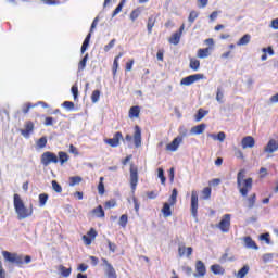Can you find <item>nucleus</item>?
Wrapping results in <instances>:
<instances>
[{"label":"nucleus","mask_w":278,"mask_h":278,"mask_svg":"<svg viewBox=\"0 0 278 278\" xmlns=\"http://www.w3.org/2000/svg\"><path fill=\"white\" fill-rule=\"evenodd\" d=\"M13 205L15 213L17 214L18 220H25V218H29V216L34 214V210L27 208L25 206V203L23 202V199H21V195H18V193H15L13 195Z\"/></svg>","instance_id":"f257e3e1"},{"label":"nucleus","mask_w":278,"mask_h":278,"mask_svg":"<svg viewBox=\"0 0 278 278\" xmlns=\"http://www.w3.org/2000/svg\"><path fill=\"white\" fill-rule=\"evenodd\" d=\"M2 256L5 262H9L10 264H15V266L21 267L23 266V264H31V256L29 255L2 251Z\"/></svg>","instance_id":"f03ea898"},{"label":"nucleus","mask_w":278,"mask_h":278,"mask_svg":"<svg viewBox=\"0 0 278 278\" xmlns=\"http://www.w3.org/2000/svg\"><path fill=\"white\" fill-rule=\"evenodd\" d=\"M40 162L42 166H49L50 164H58L59 159L55 153L47 151L41 154Z\"/></svg>","instance_id":"7ed1b4c3"},{"label":"nucleus","mask_w":278,"mask_h":278,"mask_svg":"<svg viewBox=\"0 0 278 278\" xmlns=\"http://www.w3.org/2000/svg\"><path fill=\"white\" fill-rule=\"evenodd\" d=\"M217 227L223 233H229V229L231 227V214H225Z\"/></svg>","instance_id":"20e7f679"},{"label":"nucleus","mask_w":278,"mask_h":278,"mask_svg":"<svg viewBox=\"0 0 278 278\" xmlns=\"http://www.w3.org/2000/svg\"><path fill=\"white\" fill-rule=\"evenodd\" d=\"M102 266L105 277L117 278L116 269H114V266L109 261H106V258H102Z\"/></svg>","instance_id":"39448f33"},{"label":"nucleus","mask_w":278,"mask_h":278,"mask_svg":"<svg viewBox=\"0 0 278 278\" xmlns=\"http://www.w3.org/2000/svg\"><path fill=\"white\" fill-rule=\"evenodd\" d=\"M191 215L193 218H197V214L199 212V193L193 190L191 192Z\"/></svg>","instance_id":"423d86ee"},{"label":"nucleus","mask_w":278,"mask_h":278,"mask_svg":"<svg viewBox=\"0 0 278 278\" xmlns=\"http://www.w3.org/2000/svg\"><path fill=\"white\" fill-rule=\"evenodd\" d=\"M239 192L242 197H247L250 190L253 189V178H248L242 181V186L238 187Z\"/></svg>","instance_id":"0eeeda50"},{"label":"nucleus","mask_w":278,"mask_h":278,"mask_svg":"<svg viewBox=\"0 0 278 278\" xmlns=\"http://www.w3.org/2000/svg\"><path fill=\"white\" fill-rule=\"evenodd\" d=\"M34 129H35L34 123L31 121H26L24 124V128L20 129V132L23 136V138L29 139L31 134H34Z\"/></svg>","instance_id":"6e6552de"},{"label":"nucleus","mask_w":278,"mask_h":278,"mask_svg":"<svg viewBox=\"0 0 278 278\" xmlns=\"http://www.w3.org/2000/svg\"><path fill=\"white\" fill-rule=\"evenodd\" d=\"M199 79H203V74L190 75L180 80V86H192L194 81H199Z\"/></svg>","instance_id":"1a4fd4ad"},{"label":"nucleus","mask_w":278,"mask_h":278,"mask_svg":"<svg viewBox=\"0 0 278 278\" xmlns=\"http://www.w3.org/2000/svg\"><path fill=\"white\" fill-rule=\"evenodd\" d=\"M121 140H123V132L117 131L111 139H105V144H109V147H113L114 149L121 144Z\"/></svg>","instance_id":"9d476101"},{"label":"nucleus","mask_w":278,"mask_h":278,"mask_svg":"<svg viewBox=\"0 0 278 278\" xmlns=\"http://www.w3.org/2000/svg\"><path fill=\"white\" fill-rule=\"evenodd\" d=\"M138 186V167L130 165V187L131 190H136Z\"/></svg>","instance_id":"9b49d317"},{"label":"nucleus","mask_w":278,"mask_h":278,"mask_svg":"<svg viewBox=\"0 0 278 278\" xmlns=\"http://www.w3.org/2000/svg\"><path fill=\"white\" fill-rule=\"evenodd\" d=\"M195 270L197 273L193 274V277L195 278L205 277V274L207 273V269L205 268V264L202 263V261H197Z\"/></svg>","instance_id":"f8f14e48"},{"label":"nucleus","mask_w":278,"mask_h":278,"mask_svg":"<svg viewBox=\"0 0 278 278\" xmlns=\"http://www.w3.org/2000/svg\"><path fill=\"white\" fill-rule=\"evenodd\" d=\"M192 247H186V244L180 243L178 245V255L179 257H190V255H192Z\"/></svg>","instance_id":"ddd939ff"},{"label":"nucleus","mask_w":278,"mask_h":278,"mask_svg":"<svg viewBox=\"0 0 278 278\" xmlns=\"http://www.w3.org/2000/svg\"><path fill=\"white\" fill-rule=\"evenodd\" d=\"M181 142H184V137H176L169 144L166 146V150L175 153V151L179 149Z\"/></svg>","instance_id":"4468645a"},{"label":"nucleus","mask_w":278,"mask_h":278,"mask_svg":"<svg viewBox=\"0 0 278 278\" xmlns=\"http://www.w3.org/2000/svg\"><path fill=\"white\" fill-rule=\"evenodd\" d=\"M134 142L137 149L142 147V130L139 126H135Z\"/></svg>","instance_id":"2eb2a0df"},{"label":"nucleus","mask_w":278,"mask_h":278,"mask_svg":"<svg viewBox=\"0 0 278 278\" xmlns=\"http://www.w3.org/2000/svg\"><path fill=\"white\" fill-rule=\"evenodd\" d=\"M242 149H253L255 147V139L251 136H247L241 140Z\"/></svg>","instance_id":"dca6fc26"},{"label":"nucleus","mask_w":278,"mask_h":278,"mask_svg":"<svg viewBox=\"0 0 278 278\" xmlns=\"http://www.w3.org/2000/svg\"><path fill=\"white\" fill-rule=\"evenodd\" d=\"M278 149V142L275 139L268 141L267 146L265 147V153H275Z\"/></svg>","instance_id":"f3484780"},{"label":"nucleus","mask_w":278,"mask_h":278,"mask_svg":"<svg viewBox=\"0 0 278 278\" xmlns=\"http://www.w3.org/2000/svg\"><path fill=\"white\" fill-rule=\"evenodd\" d=\"M243 242L245 249H254L255 251L260 249V247H257V243H255L251 237H244Z\"/></svg>","instance_id":"a211bd4d"},{"label":"nucleus","mask_w":278,"mask_h":278,"mask_svg":"<svg viewBox=\"0 0 278 278\" xmlns=\"http://www.w3.org/2000/svg\"><path fill=\"white\" fill-rule=\"evenodd\" d=\"M205 131V124H200L191 128L190 134L192 136H201Z\"/></svg>","instance_id":"6ab92c4d"},{"label":"nucleus","mask_w":278,"mask_h":278,"mask_svg":"<svg viewBox=\"0 0 278 278\" xmlns=\"http://www.w3.org/2000/svg\"><path fill=\"white\" fill-rule=\"evenodd\" d=\"M170 202H165L163 204L162 214L164 218H169V216H173V211L170 210Z\"/></svg>","instance_id":"aec40b11"},{"label":"nucleus","mask_w":278,"mask_h":278,"mask_svg":"<svg viewBox=\"0 0 278 278\" xmlns=\"http://www.w3.org/2000/svg\"><path fill=\"white\" fill-rule=\"evenodd\" d=\"M250 267L244 265L238 273H235L236 278H245L249 275Z\"/></svg>","instance_id":"412c9836"},{"label":"nucleus","mask_w":278,"mask_h":278,"mask_svg":"<svg viewBox=\"0 0 278 278\" xmlns=\"http://www.w3.org/2000/svg\"><path fill=\"white\" fill-rule=\"evenodd\" d=\"M247 175V172L244 169H241L238 175H237V187L240 188L242 186L243 181H247V179H244Z\"/></svg>","instance_id":"4be33fe9"},{"label":"nucleus","mask_w":278,"mask_h":278,"mask_svg":"<svg viewBox=\"0 0 278 278\" xmlns=\"http://www.w3.org/2000/svg\"><path fill=\"white\" fill-rule=\"evenodd\" d=\"M249 42H251V35L247 34L239 39L237 45H238V47H244V46L249 45Z\"/></svg>","instance_id":"5701e85b"},{"label":"nucleus","mask_w":278,"mask_h":278,"mask_svg":"<svg viewBox=\"0 0 278 278\" xmlns=\"http://www.w3.org/2000/svg\"><path fill=\"white\" fill-rule=\"evenodd\" d=\"M90 38H92V35L89 33L83 42L80 49L81 53H86V51H88V47L90 46Z\"/></svg>","instance_id":"b1692460"},{"label":"nucleus","mask_w":278,"mask_h":278,"mask_svg":"<svg viewBox=\"0 0 278 278\" xmlns=\"http://www.w3.org/2000/svg\"><path fill=\"white\" fill-rule=\"evenodd\" d=\"M153 27H155V17L150 16L148 18V24H147V29L149 35L153 34Z\"/></svg>","instance_id":"393cba45"},{"label":"nucleus","mask_w":278,"mask_h":278,"mask_svg":"<svg viewBox=\"0 0 278 278\" xmlns=\"http://www.w3.org/2000/svg\"><path fill=\"white\" fill-rule=\"evenodd\" d=\"M140 116V106H132L129 110V118H138Z\"/></svg>","instance_id":"a878e982"},{"label":"nucleus","mask_w":278,"mask_h":278,"mask_svg":"<svg viewBox=\"0 0 278 278\" xmlns=\"http://www.w3.org/2000/svg\"><path fill=\"white\" fill-rule=\"evenodd\" d=\"M181 40V33H175L170 38H169V42L170 45H179Z\"/></svg>","instance_id":"bb28decb"},{"label":"nucleus","mask_w":278,"mask_h":278,"mask_svg":"<svg viewBox=\"0 0 278 278\" xmlns=\"http://www.w3.org/2000/svg\"><path fill=\"white\" fill-rule=\"evenodd\" d=\"M198 58H200V60H205V58H210V48L199 49Z\"/></svg>","instance_id":"cd10ccee"},{"label":"nucleus","mask_w":278,"mask_h":278,"mask_svg":"<svg viewBox=\"0 0 278 278\" xmlns=\"http://www.w3.org/2000/svg\"><path fill=\"white\" fill-rule=\"evenodd\" d=\"M59 162L61 164V166H64V164H66V162H68V154L66 152H59Z\"/></svg>","instance_id":"c85d7f7f"},{"label":"nucleus","mask_w":278,"mask_h":278,"mask_svg":"<svg viewBox=\"0 0 278 278\" xmlns=\"http://www.w3.org/2000/svg\"><path fill=\"white\" fill-rule=\"evenodd\" d=\"M211 197H212V188L205 187L202 191L201 199H203L204 201H207Z\"/></svg>","instance_id":"c756f323"},{"label":"nucleus","mask_w":278,"mask_h":278,"mask_svg":"<svg viewBox=\"0 0 278 278\" xmlns=\"http://www.w3.org/2000/svg\"><path fill=\"white\" fill-rule=\"evenodd\" d=\"M208 112L203 110V109H199L198 114L195 115V121L197 123H199L200 121H203V118H205V116H207Z\"/></svg>","instance_id":"7c9ffc66"},{"label":"nucleus","mask_w":278,"mask_h":278,"mask_svg":"<svg viewBox=\"0 0 278 278\" xmlns=\"http://www.w3.org/2000/svg\"><path fill=\"white\" fill-rule=\"evenodd\" d=\"M211 270L214 275H223L225 269L220 265H212Z\"/></svg>","instance_id":"2f4dec72"},{"label":"nucleus","mask_w":278,"mask_h":278,"mask_svg":"<svg viewBox=\"0 0 278 278\" xmlns=\"http://www.w3.org/2000/svg\"><path fill=\"white\" fill-rule=\"evenodd\" d=\"M189 66L192 71H199V68L201 66V62L197 59H191Z\"/></svg>","instance_id":"473e14b6"},{"label":"nucleus","mask_w":278,"mask_h":278,"mask_svg":"<svg viewBox=\"0 0 278 278\" xmlns=\"http://www.w3.org/2000/svg\"><path fill=\"white\" fill-rule=\"evenodd\" d=\"M93 214L98 217V218H103L105 217V212L103 211V206H98L96 208H93Z\"/></svg>","instance_id":"72a5a7b5"},{"label":"nucleus","mask_w":278,"mask_h":278,"mask_svg":"<svg viewBox=\"0 0 278 278\" xmlns=\"http://www.w3.org/2000/svg\"><path fill=\"white\" fill-rule=\"evenodd\" d=\"M47 201H49V194H47V193L39 194V205H40V207H45V205H47Z\"/></svg>","instance_id":"f704fd0d"},{"label":"nucleus","mask_w":278,"mask_h":278,"mask_svg":"<svg viewBox=\"0 0 278 278\" xmlns=\"http://www.w3.org/2000/svg\"><path fill=\"white\" fill-rule=\"evenodd\" d=\"M80 181H83L80 176H73L70 178V186L71 187L79 186Z\"/></svg>","instance_id":"c9c22d12"},{"label":"nucleus","mask_w":278,"mask_h":278,"mask_svg":"<svg viewBox=\"0 0 278 278\" xmlns=\"http://www.w3.org/2000/svg\"><path fill=\"white\" fill-rule=\"evenodd\" d=\"M177 194H178L177 189H173L172 195L168 199L169 205H175L177 203Z\"/></svg>","instance_id":"e433bc0d"},{"label":"nucleus","mask_w":278,"mask_h":278,"mask_svg":"<svg viewBox=\"0 0 278 278\" xmlns=\"http://www.w3.org/2000/svg\"><path fill=\"white\" fill-rule=\"evenodd\" d=\"M88 62V54H86L83 60H80L79 64H78V71H85L86 70V64Z\"/></svg>","instance_id":"4c0bfd02"},{"label":"nucleus","mask_w":278,"mask_h":278,"mask_svg":"<svg viewBox=\"0 0 278 278\" xmlns=\"http://www.w3.org/2000/svg\"><path fill=\"white\" fill-rule=\"evenodd\" d=\"M223 99H225V93L223 92V88H217V92H216V101L218 103H223Z\"/></svg>","instance_id":"58836bf2"},{"label":"nucleus","mask_w":278,"mask_h":278,"mask_svg":"<svg viewBox=\"0 0 278 278\" xmlns=\"http://www.w3.org/2000/svg\"><path fill=\"white\" fill-rule=\"evenodd\" d=\"M103 177H100V182L98 185V192L100 195L105 194V185L103 184Z\"/></svg>","instance_id":"ea45409f"},{"label":"nucleus","mask_w":278,"mask_h":278,"mask_svg":"<svg viewBox=\"0 0 278 278\" xmlns=\"http://www.w3.org/2000/svg\"><path fill=\"white\" fill-rule=\"evenodd\" d=\"M101 97V91L94 90L91 94V101L92 103H99V99Z\"/></svg>","instance_id":"a19ab883"},{"label":"nucleus","mask_w":278,"mask_h":278,"mask_svg":"<svg viewBox=\"0 0 278 278\" xmlns=\"http://www.w3.org/2000/svg\"><path fill=\"white\" fill-rule=\"evenodd\" d=\"M59 270L63 277H71V268H66L61 265Z\"/></svg>","instance_id":"79ce46f5"},{"label":"nucleus","mask_w":278,"mask_h":278,"mask_svg":"<svg viewBox=\"0 0 278 278\" xmlns=\"http://www.w3.org/2000/svg\"><path fill=\"white\" fill-rule=\"evenodd\" d=\"M52 190L58 192V194L62 193V186L58 184V180H52Z\"/></svg>","instance_id":"37998d69"},{"label":"nucleus","mask_w":278,"mask_h":278,"mask_svg":"<svg viewBox=\"0 0 278 278\" xmlns=\"http://www.w3.org/2000/svg\"><path fill=\"white\" fill-rule=\"evenodd\" d=\"M197 18H199V12L197 11H191L188 17V21L190 24L194 23V21H197Z\"/></svg>","instance_id":"c03bdc74"},{"label":"nucleus","mask_w":278,"mask_h":278,"mask_svg":"<svg viewBox=\"0 0 278 278\" xmlns=\"http://www.w3.org/2000/svg\"><path fill=\"white\" fill-rule=\"evenodd\" d=\"M38 149H45L47 147V137H41L37 142H36Z\"/></svg>","instance_id":"a18cd8bd"},{"label":"nucleus","mask_w":278,"mask_h":278,"mask_svg":"<svg viewBox=\"0 0 278 278\" xmlns=\"http://www.w3.org/2000/svg\"><path fill=\"white\" fill-rule=\"evenodd\" d=\"M127 222H128V217H127V215H122L121 217H119V222H118V225L121 226V227H127Z\"/></svg>","instance_id":"49530a36"},{"label":"nucleus","mask_w":278,"mask_h":278,"mask_svg":"<svg viewBox=\"0 0 278 278\" xmlns=\"http://www.w3.org/2000/svg\"><path fill=\"white\" fill-rule=\"evenodd\" d=\"M36 105H38V104H35V105H33L31 103L24 104L23 109H22V112L24 114H28L29 110H31L33 108H36Z\"/></svg>","instance_id":"de8ad7c7"},{"label":"nucleus","mask_w":278,"mask_h":278,"mask_svg":"<svg viewBox=\"0 0 278 278\" xmlns=\"http://www.w3.org/2000/svg\"><path fill=\"white\" fill-rule=\"evenodd\" d=\"M123 7L124 4L119 2V4L116 7V9L112 13V18H114V16H117V14H121V12H123Z\"/></svg>","instance_id":"09e8293b"},{"label":"nucleus","mask_w":278,"mask_h":278,"mask_svg":"<svg viewBox=\"0 0 278 278\" xmlns=\"http://www.w3.org/2000/svg\"><path fill=\"white\" fill-rule=\"evenodd\" d=\"M157 173H159V179H161V184L164 186V184H166V177L164 176V169L159 168Z\"/></svg>","instance_id":"8fccbe9b"},{"label":"nucleus","mask_w":278,"mask_h":278,"mask_svg":"<svg viewBox=\"0 0 278 278\" xmlns=\"http://www.w3.org/2000/svg\"><path fill=\"white\" fill-rule=\"evenodd\" d=\"M138 16H140V10L136 9L131 11L130 20L132 21V23L138 18Z\"/></svg>","instance_id":"3c124183"},{"label":"nucleus","mask_w":278,"mask_h":278,"mask_svg":"<svg viewBox=\"0 0 278 278\" xmlns=\"http://www.w3.org/2000/svg\"><path fill=\"white\" fill-rule=\"evenodd\" d=\"M255 206V194H252L249 199H248V207L251 210Z\"/></svg>","instance_id":"603ef678"},{"label":"nucleus","mask_w":278,"mask_h":278,"mask_svg":"<svg viewBox=\"0 0 278 278\" xmlns=\"http://www.w3.org/2000/svg\"><path fill=\"white\" fill-rule=\"evenodd\" d=\"M63 108H65V110H75V103L71 102V101H65L63 103Z\"/></svg>","instance_id":"864d4df0"},{"label":"nucleus","mask_w":278,"mask_h":278,"mask_svg":"<svg viewBox=\"0 0 278 278\" xmlns=\"http://www.w3.org/2000/svg\"><path fill=\"white\" fill-rule=\"evenodd\" d=\"M71 90H72L74 100L77 101V97L79 96V89L77 88V85H74Z\"/></svg>","instance_id":"5fc2aeb1"},{"label":"nucleus","mask_w":278,"mask_h":278,"mask_svg":"<svg viewBox=\"0 0 278 278\" xmlns=\"http://www.w3.org/2000/svg\"><path fill=\"white\" fill-rule=\"evenodd\" d=\"M114 45H116V39H112L109 45L104 47V51L108 52L110 49H114Z\"/></svg>","instance_id":"6e6d98bb"},{"label":"nucleus","mask_w":278,"mask_h":278,"mask_svg":"<svg viewBox=\"0 0 278 278\" xmlns=\"http://www.w3.org/2000/svg\"><path fill=\"white\" fill-rule=\"evenodd\" d=\"M97 25H99V17H96L91 24V28H90V33L92 35V31H94V29H97Z\"/></svg>","instance_id":"4d7b16f0"},{"label":"nucleus","mask_w":278,"mask_h":278,"mask_svg":"<svg viewBox=\"0 0 278 278\" xmlns=\"http://www.w3.org/2000/svg\"><path fill=\"white\" fill-rule=\"evenodd\" d=\"M208 0H198V8L203 9L207 8Z\"/></svg>","instance_id":"13d9d810"},{"label":"nucleus","mask_w":278,"mask_h":278,"mask_svg":"<svg viewBox=\"0 0 278 278\" xmlns=\"http://www.w3.org/2000/svg\"><path fill=\"white\" fill-rule=\"evenodd\" d=\"M262 52L263 53H268L269 55H275V50H273V47L263 48Z\"/></svg>","instance_id":"bf43d9fd"},{"label":"nucleus","mask_w":278,"mask_h":278,"mask_svg":"<svg viewBox=\"0 0 278 278\" xmlns=\"http://www.w3.org/2000/svg\"><path fill=\"white\" fill-rule=\"evenodd\" d=\"M105 207H106L108 210H112V207H116V201H114V200L108 201V202L105 203Z\"/></svg>","instance_id":"052dcab7"},{"label":"nucleus","mask_w":278,"mask_h":278,"mask_svg":"<svg viewBox=\"0 0 278 278\" xmlns=\"http://www.w3.org/2000/svg\"><path fill=\"white\" fill-rule=\"evenodd\" d=\"M225 138H227V135H225L224 131H220V132L217 134V140L219 142H225Z\"/></svg>","instance_id":"680f3d73"},{"label":"nucleus","mask_w":278,"mask_h":278,"mask_svg":"<svg viewBox=\"0 0 278 278\" xmlns=\"http://www.w3.org/2000/svg\"><path fill=\"white\" fill-rule=\"evenodd\" d=\"M43 124L46 125V127L53 126V117H46Z\"/></svg>","instance_id":"e2e57ef3"},{"label":"nucleus","mask_w":278,"mask_h":278,"mask_svg":"<svg viewBox=\"0 0 278 278\" xmlns=\"http://www.w3.org/2000/svg\"><path fill=\"white\" fill-rule=\"evenodd\" d=\"M231 258H229V254L225 253L219 258L220 264H225V262H229Z\"/></svg>","instance_id":"0e129e2a"},{"label":"nucleus","mask_w":278,"mask_h":278,"mask_svg":"<svg viewBox=\"0 0 278 278\" xmlns=\"http://www.w3.org/2000/svg\"><path fill=\"white\" fill-rule=\"evenodd\" d=\"M116 71H118V58H115L113 62V75H116Z\"/></svg>","instance_id":"69168bd1"},{"label":"nucleus","mask_w":278,"mask_h":278,"mask_svg":"<svg viewBox=\"0 0 278 278\" xmlns=\"http://www.w3.org/2000/svg\"><path fill=\"white\" fill-rule=\"evenodd\" d=\"M266 175H268V170L265 167H262L260 169V177H261V179H264V177H266Z\"/></svg>","instance_id":"338daca9"},{"label":"nucleus","mask_w":278,"mask_h":278,"mask_svg":"<svg viewBox=\"0 0 278 278\" xmlns=\"http://www.w3.org/2000/svg\"><path fill=\"white\" fill-rule=\"evenodd\" d=\"M269 27H271V29H278V18L273 20Z\"/></svg>","instance_id":"774afa93"}]
</instances>
